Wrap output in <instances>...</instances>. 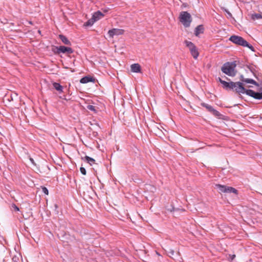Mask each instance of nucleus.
I'll return each mask as SVG.
<instances>
[{
    "instance_id": "obj_32",
    "label": "nucleus",
    "mask_w": 262,
    "mask_h": 262,
    "mask_svg": "<svg viewBox=\"0 0 262 262\" xmlns=\"http://www.w3.org/2000/svg\"><path fill=\"white\" fill-rule=\"evenodd\" d=\"M102 10L104 12V13H106L108 12V9H102Z\"/></svg>"
},
{
    "instance_id": "obj_4",
    "label": "nucleus",
    "mask_w": 262,
    "mask_h": 262,
    "mask_svg": "<svg viewBox=\"0 0 262 262\" xmlns=\"http://www.w3.org/2000/svg\"><path fill=\"white\" fill-rule=\"evenodd\" d=\"M184 43L186 47L189 49L191 55L194 59H196L199 55V52L197 47L195 45L190 41L185 40Z\"/></svg>"
},
{
    "instance_id": "obj_2",
    "label": "nucleus",
    "mask_w": 262,
    "mask_h": 262,
    "mask_svg": "<svg viewBox=\"0 0 262 262\" xmlns=\"http://www.w3.org/2000/svg\"><path fill=\"white\" fill-rule=\"evenodd\" d=\"M226 90H233L237 93L241 94H246V92L248 90L244 88L243 83L241 82L231 81L229 82V86H227Z\"/></svg>"
},
{
    "instance_id": "obj_12",
    "label": "nucleus",
    "mask_w": 262,
    "mask_h": 262,
    "mask_svg": "<svg viewBox=\"0 0 262 262\" xmlns=\"http://www.w3.org/2000/svg\"><path fill=\"white\" fill-rule=\"evenodd\" d=\"M95 79L94 78H93L92 77L90 76H87L82 77L80 80V82L81 83H87L90 82H95Z\"/></svg>"
},
{
    "instance_id": "obj_17",
    "label": "nucleus",
    "mask_w": 262,
    "mask_h": 262,
    "mask_svg": "<svg viewBox=\"0 0 262 262\" xmlns=\"http://www.w3.org/2000/svg\"><path fill=\"white\" fill-rule=\"evenodd\" d=\"M118 34H106V35L104 36V37L106 39H107L108 41L114 42L113 37L114 35H118Z\"/></svg>"
},
{
    "instance_id": "obj_28",
    "label": "nucleus",
    "mask_w": 262,
    "mask_h": 262,
    "mask_svg": "<svg viewBox=\"0 0 262 262\" xmlns=\"http://www.w3.org/2000/svg\"><path fill=\"white\" fill-rule=\"evenodd\" d=\"M118 30L117 29H113L109 30L107 32V33H116V31ZM118 31H120V30L118 29Z\"/></svg>"
},
{
    "instance_id": "obj_3",
    "label": "nucleus",
    "mask_w": 262,
    "mask_h": 262,
    "mask_svg": "<svg viewBox=\"0 0 262 262\" xmlns=\"http://www.w3.org/2000/svg\"><path fill=\"white\" fill-rule=\"evenodd\" d=\"M180 21L185 27H188L190 26L192 21V18L190 13L187 11H182L179 15Z\"/></svg>"
},
{
    "instance_id": "obj_6",
    "label": "nucleus",
    "mask_w": 262,
    "mask_h": 262,
    "mask_svg": "<svg viewBox=\"0 0 262 262\" xmlns=\"http://www.w3.org/2000/svg\"><path fill=\"white\" fill-rule=\"evenodd\" d=\"M55 48L56 50H53V51L54 53L58 54L63 53L70 55L74 52V50L71 47H66L64 46L55 47Z\"/></svg>"
},
{
    "instance_id": "obj_36",
    "label": "nucleus",
    "mask_w": 262,
    "mask_h": 262,
    "mask_svg": "<svg viewBox=\"0 0 262 262\" xmlns=\"http://www.w3.org/2000/svg\"><path fill=\"white\" fill-rule=\"evenodd\" d=\"M37 32H38V33H41V32H40V31L39 30H38L37 31Z\"/></svg>"
},
{
    "instance_id": "obj_14",
    "label": "nucleus",
    "mask_w": 262,
    "mask_h": 262,
    "mask_svg": "<svg viewBox=\"0 0 262 262\" xmlns=\"http://www.w3.org/2000/svg\"><path fill=\"white\" fill-rule=\"evenodd\" d=\"M59 38L61 40L63 43H64L66 45L68 46H71V41L68 39V38L63 35V34H59Z\"/></svg>"
},
{
    "instance_id": "obj_33",
    "label": "nucleus",
    "mask_w": 262,
    "mask_h": 262,
    "mask_svg": "<svg viewBox=\"0 0 262 262\" xmlns=\"http://www.w3.org/2000/svg\"><path fill=\"white\" fill-rule=\"evenodd\" d=\"M54 206H55V208H57V207H58V206L57 204H55Z\"/></svg>"
},
{
    "instance_id": "obj_10",
    "label": "nucleus",
    "mask_w": 262,
    "mask_h": 262,
    "mask_svg": "<svg viewBox=\"0 0 262 262\" xmlns=\"http://www.w3.org/2000/svg\"><path fill=\"white\" fill-rule=\"evenodd\" d=\"M240 80H241V82L243 83V82L247 83H251L257 86H259L258 83L256 82L254 80L252 79H249V78H244L243 75H241L240 76Z\"/></svg>"
},
{
    "instance_id": "obj_29",
    "label": "nucleus",
    "mask_w": 262,
    "mask_h": 262,
    "mask_svg": "<svg viewBox=\"0 0 262 262\" xmlns=\"http://www.w3.org/2000/svg\"><path fill=\"white\" fill-rule=\"evenodd\" d=\"M168 253L169 254V256H171L174 255V251L172 249H170Z\"/></svg>"
},
{
    "instance_id": "obj_1",
    "label": "nucleus",
    "mask_w": 262,
    "mask_h": 262,
    "mask_svg": "<svg viewBox=\"0 0 262 262\" xmlns=\"http://www.w3.org/2000/svg\"><path fill=\"white\" fill-rule=\"evenodd\" d=\"M236 66L235 61L227 62L225 63L221 68L222 71L225 74L233 77L235 76L236 72L235 70Z\"/></svg>"
},
{
    "instance_id": "obj_27",
    "label": "nucleus",
    "mask_w": 262,
    "mask_h": 262,
    "mask_svg": "<svg viewBox=\"0 0 262 262\" xmlns=\"http://www.w3.org/2000/svg\"><path fill=\"white\" fill-rule=\"evenodd\" d=\"M80 170L81 173L83 175H85L86 174V171L84 167H81L80 168Z\"/></svg>"
},
{
    "instance_id": "obj_8",
    "label": "nucleus",
    "mask_w": 262,
    "mask_h": 262,
    "mask_svg": "<svg viewBox=\"0 0 262 262\" xmlns=\"http://www.w3.org/2000/svg\"><path fill=\"white\" fill-rule=\"evenodd\" d=\"M246 94L255 99H262V91L261 92H255V91L249 89L246 91Z\"/></svg>"
},
{
    "instance_id": "obj_9",
    "label": "nucleus",
    "mask_w": 262,
    "mask_h": 262,
    "mask_svg": "<svg viewBox=\"0 0 262 262\" xmlns=\"http://www.w3.org/2000/svg\"><path fill=\"white\" fill-rule=\"evenodd\" d=\"M201 105L204 107H205L208 111L212 113L215 117H220L221 115L219 112L214 109L212 106L206 103H202Z\"/></svg>"
},
{
    "instance_id": "obj_11",
    "label": "nucleus",
    "mask_w": 262,
    "mask_h": 262,
    "mask_svg": "<svg viewBox=\"0 0 262 262\" xmlns=\"http://www.w3.org/2000/svg\"><path fill=\"white\" fill-rule=\"evenodd\" d=\"M130 70L134 73H140L141 71V66L139 63H134L130 66Z\"/></svg>"
},
{
    "instance_id": "obj_22",
    "label": "nucleus",
    "mask_w": 262,
    "mask_h": 262,
    "mask_svg": "<svg viewBox=\"0 0 262 262\" xmlns=\"http://www.w3.org/2000/svg\"><path fill=\"white\" fill-rule=\"evenodd\" d=\"M222 10L226 12V15L227 18H232V15L231 13L226 8H223Z\"/></svg>"
},
{
    "instance_id": "obj_24",
    "label": "nucleus",
    "mask_w": 262,
    "mask_h": 262,
    "mask_svg": "<svg viewBox=\"0 0 262 262\" xmlns=\"http://www.w3.org/2000/svg\"><path fill=\"white\" fill-rule=\"evenodd\" d=\"M11 209L15 211H18L19 210V208L15 204L11 205Z\"/></svg>"
},
{
    "instance_id": "obj_5",
    "label": "nucleus",
    "mask_w": 262,
    "mask_h": 262,
    "mask_svg": "<svg viewBox=\"0 0 262 262\" xmlns=\"http://www.w3.org/2000/svg\"><path fill=\"white\" fill-rule=\"evenodd\" d=\"M215 187L219 190L220 193H233L236 194H237V190L232 187L221 184H216Z\"/></svg>"
},
{
    "instance_id": "obj_23",
    "label": "nucleus",
    "mask_w": 262,
    "mask_h": 262,
    "mask_svg": "<svg viewBox=\"0 0 262 262\" xmlns=\"http://www.w3.org/2000/svg\"><path fill=\"white\" fill-rule=\"evenodd\" d=\"M244 47H248L249 49H250L252 51L255 52V49L254 47L249 44L247 41H246V44L244 46Z\"/></svg>"
},
{
    "instance_id": "obj_31",
    "label": "nucleus",
    "mask_w": 262,
    "mask_h": 262,
    "mask_svg": "<svg viewBox=\"0 0 262 262\" xmlns=\"http://www.w3.org/2000/svg\"><path fill=\"white\" fill-rule=\"evenodd\" d=\"M229 257L231 259V260H233L234 259V258L235 257V255H234V254L230 255Z\"/></svg>"
},
{
    "instance_id": "obj_19",
    "label": "nucleus",
    "mask_w": 262,
    "mask_h": 262,
    "mask_svg": "<svg viewBox=\"0 0 262 262\" xmlns=\"http://www.w3.org/2000/svg\"><path fill=\"white\" fill-rule=\"evenodd\" d=\"M85 160L89 163L91 165H92L93 164L95 163V160L92 158H91L88 156H86L84 157Z\"/></svg>"
},
{
    "instance_id": "obj_30",
    "label": "nucleus",
    "mask_w": 262,
    "mask_h": 262,
    "mask_svg": "<svg viewBox=\"0 0 262 262\" xmlns=\"http://www.w3.org/2000/svg\"><path fill=\"white\" fill-rule=\"evenodd\" d=\"M247 67L251 72H252V73L254 72L253 71H254V69H253V67H251L249 66H247Z\"/></svg>"
},
{
    "instance_id": "obj_26",
    "label": "nucleus",
    "mask_w": 262,
    "mask_h": 262,
    "mask_svg": "<svg viewBox=\"0 0 262 262\" xmlns=\"http://www.w3.org/2000/svg\"><path fill=\"white\" fill-rule=\"evenodd\" d=\"M42 191L43 193L47 195H48L49 193L48 189L46 187H42Z\"/></svg>"
},
{
    "instance_id": "obj_21",
    "label": "nucleus",
    "mask_w": 262,
    "mask_h": 262,
    "mask_svg": "<svg viewBox=\"0 0 262 262\" xmlns=\"http://www.w3.org/2000/svg\"><path fill=\"white\" fill-rule=\"evenodd\" d=\"M96 21L95 20V19H93V17H92L91 19H89L87 21H86L85 23H84V26L85 27H89V26H92L94 23Z\"/></svg>"
},
{
    "instance_id": "obj_7",
    "label": "nucleus",
    "mask_w": 262,
    "mask_h": 262,
    "mask_svg": "<svg viewBox=\"0 0 262 262\" xmlns=\"http://www.w3.org/2000/svg\"><path fill=\"white\" fill-rule=\"evenodd\" d=\"M229 40L234 43L243 47L244 46L247 41L243 37L236 35L231 36L230 37Z\"/></svg>"
},
{
    "instance_id": "obj_13",
    "label": "nucleus",
    "mask_w": 262,
    "mask_h": 262,
    "mask_svg": "<svg viewBox=\"0 0 262 262\" xmlns=\"http://www.w3.org/2000/svg\"><path fill=\"white\" fill-rule=\"evenodd\" d=\"M104 16V14L101 12L100 11H97L95 12L93 15V19L96 21L101 18H102Z\"/></svg>"
},
{
    "instance_id": "obj_15",
    "label": "nucleus",
    "mask_w": 262,
    "mask_h": 262,
    "mask_svg": "<svg viewBox=\"0 0 262 262\" xmlns=\"http://www.w3.org/2000/svg\"><path fill=\"white\" fill-rule=\"evenodd\" d=\"M251 19L252 20H256L262 19V13H253L250 15Z\"/></svg>"
},
{
    "instance_id": "obj_16",
    "label": "nucleus",
    "mask_w": 262,
    "mask_h": 262,
    "mask_svg": "<svg viewBox=\"0 0 262 262\" xmlns=\"http://www.w3.org/2000/svg\"><path fill=\"white\" fill-rule=\"evenodd\" d=\"M53 85L54 89H56L59 92L61 93L62 92L63 87L59 83L54 82L53 83Z\"/></svg>"
},
{
    "instance_id": "obj_35",
    "label": "nucleus",
    "mask_w": 262,
    "mask_h": 262,
    "mask_svg": "<svg viewBox=\"0 0 262 262\" xmlns=\"http://www.w3.org/2000/svg\"><path fill=\"white\" fill-rule=\"evenodd\" d=\"M196 36L200 37L199 35L200 34H195Z\"/></svg>"
},
{
    "instance_id": "obj_18",
    "label": "nucleus",
    "mask_w": 262,
    "mask_h": 262,
    "mask_svg": "<svg viewBox=\"0 0 262 262\" xmlns=\"http://www.w3.org/2000/svg\"><path fill=\"white\" fill-rule=\"evenodd\" d=\"M218 81L223 84V87L224 89L226 90L227 86H229V82L222 80L220 77H218Z\"/></svg>"
},
{
    "instance_id": "obj_20",
    "label": "nucleus",
    "mask_w": 262,
    "mask_h": 262,
    "mask_svg": "<svg viewBox=\"0 0 262 262\" xmlns=\"http://www.w3.org/2000/svg\"><path fill=\"white\" fill-rule=\"evenodd\" d=\"M204 26L202 25H200L198 26L194 31V33H203L204 31Z\"/></svg>"
},
{
    "instance_id": "obj_25",
    "label": "nucleus",
    "mask_w": 262,
    "mask_h": 262,
    "mask_svg": "<svg viewBox=\"0 0 262 262\" xmlns=\"http://www.w3.org/2000/svg\"><path fill=\"white\" fill-rule=\"evenodd\" d=\"M87 108L88 110H89L91 111L96 112L95 106H94L93 105H88Z\"/></svg>"
},
{
    "instance_id": "obj_34",
    "label": "nucleus",
    "mask_w": 262,
    "mask_h": 262,
    "mask_svg": "<svg viewBox=\"0 0 262 262\" xmlns=\"http://www.w3.org/2000/svg\"><path fill=\"white\" fill-rule=\"evenodd\" d=\"M30 160H31V161L32 163H34V161H33V159L30 158Z\"/></svg>"
}]
</instances>
